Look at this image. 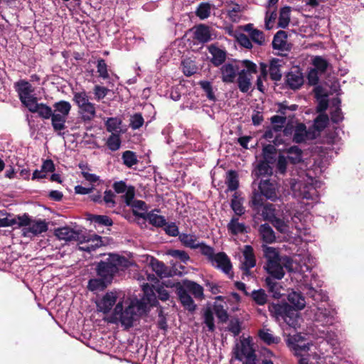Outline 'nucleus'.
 Masks as SVG:
<instances>
[{"instance_id":"nucleus-54","label":"nucleus","mask_w":364,"mask_h":364,"mask_svg":"<svg viewBox=\"0 0 364 364\" xmlns=\"http://www.w3.org/2000/svg\"><path fill=\"white\" fill-rule=\"evenodd\" d=\"M121 139L119 134L112 133L107 139V146L112 151H117L121 146Z\"/></svg>"},{"instance_id":"nucleus-42","label":"nucleus","mask_w":364,"mask_h":364,"mask_svg":"<svg viewBox=\"0 0 364 364\" xmlns=\"http://www.w3.org/2000/svg\"><path fill=\"white\" fill-rule=\"evenodd\" d=\"M290 12L291 9L289 6L281 8L278 21V27L286 28L289 26L290 22Z\"/></svg>"},{"instance_id":"nucleus-56","label":"nucleus","mask_w":364,"mask_h":364,"mask_svg":"<svg viewBox=\"0 0 364 364\" xmlns=\"http://www.w3.org/2000/svg\"><path fill=\"white\" fill-rule=\"evenodd\" d=\"M73 100L79 109L90 103L89 97L85 91L74 92Z\"/></svg>"},{"instance_id":"nucleus-30","label":"nucleus","mask_w":364,"mask_h":364,"mask_svg":"<svg viewBox=\"0 0 364 364\" xmlns=\"http://www.w3.org/2000/svg\"><path fill=\"white\" fill-rule=\"evenodd\" d=\"M277 149L272 144L265 145L262 148V161L272 165L276 162Z\"/></svg>"},{"instance_id":"nucleus-64","label":"nucleus","mask_w":364,"mask_h":364,"mask_svg":"<svg viewBox=\"0 0 364 364\" xmlns=\"http://www.w3.org/2000/svg\"><path fill=\"white\" fill-rule=\"evenodd\" d=\"M269 223L281 233H285L288 231V225L282 219L277 216L270 220Z\"/></svg>"},{"instance_id":"nucleus-19","label":"nucleus","mask_w":364,"mask_h":364,"mask_svg":"<svg viewBox=\"0 0 364 364\" xmlns=\"http://www.w3.org/2000/svg\"><path fill=\"white\" fill-rule=\"evenodd\" d=\"M194 38L201 43H205L211 40L210 27L205 24H200L196 27Z\"/></svg>"},{"instance_id":"nucleus-26","label":"nucleus","mask_w":364,"mask_h":364,"mask_svg":"<svg viewBox=\"0 0 364 364\" xmlns=\"http://www.w3.org/2000/svg\"><path fill=\"white\" fill-rule=\"evenodd\" d=\"M67 117H68L58 114L57 113H53L52 117L50 118L53 130L58 132L59 135H61L60 132L66 128L65 123Z\"/></svg>"},{"instance_id":"nucleus-24","label":"nucleus","mask_w":364,"mask_h":364,"mask_svg":"<svg viewBox=\"0 0 364 364\" xmlns=\"http://www.w3.org/2000/svg\"><path fill=\"white\" fill-rule=\"evenodd\" d=\"M281 60L278 58H272L269 61V77L273 81H279L282 79V75L280 70Z\"/></svg>"},{"instance_id":"nucleus-62","label":"nucleus","mask_w":364,"mask_h":364,"mask_svg":"<svg viewBox=\"0 0 364 364\" xmlns=\"http://www.w3.org/2000/svg\"><path fill=\"white\" fill-rule=\"evenodd\" d=\"M198 248L200 249V252L203 255L207 257V259L209 262H210L213 257L216 255L214 252L213 247L206 245L204 242L198 243Z\"/></svg>"},{"instance_id":"nucleus-40","label":"nucleus","mask_w":364,"mask_h":364,"mask_svg":"<svg viewBox=\"0 0 364 364\" xmlns=\"http://www.w3.org/2000/svg\"><path fill=\"white\" fill-rule=\"evenodd\" d=\"M275 279L267 277L265 279V284L268 289L269 292L272 294V296L275 299H279L281 296L280 290L282 287L279 284L274 281Z\"/></svg>"},{"instance_id":"nucleus-52","label":"nucleus","mask_w":364,"mask_h":364,"mask_svg":"<svg viewBox=\"0 0 364 364\" xmlns=\"http://www.w3.org/2000/svg\"><path fill=\"white\" fill-rule=\"evenodd\" d=\"M249 296L257 305H264L267 301V295L262 289L252 291Z\"/></svg>"},{"instance_id":"nucleus-4","label":"nucleus","mask_w":364,"mask_h":364,"mask_svg":"<svg viewBox=\"0 0 364 364\" xmlns=\"http://www.w3.org/2000/svg\"><path fill=\"white\" fill-rule=\"evenodd\" d=\"M14 88L18 93L21 102L26 107H28V104L35 102L37 100V97L32 95L34 88L28 81L19 80L14 83Z\"/></svg>"},{"instance_id":"nucleus-5","label":"nucleus","mask_w":364,"mask_h":364,"mask_svg":"<svg viewBox=\"0 0 364 364\" xmlns=\"http://www.w3.org/2000/svg\"><path fill=\"white\" fill-rule=\"evenodd\" d=\"M55 235L59 240L65 241H77L82 244L86 240V236L82 233V231L74 230L68 226L56 229Z\"/></svg>"},{"instance_id":"nucleus-10","label":"nucleus","mask_w":364,"mask_h":364,"mask_svg":"<svg viewBox=\"0 0 364 364\" xmlns=\"http://www.w3.org/2000/svg\"><path fill=\"white\" fill-rule=\"evenodd\" d=\"M258 188L267 199L274 202L277 199V188L274 181L270 179L261 180Z\"/></svg>"},{"instance_id":"nucleus-28","label":"nucleus","mask_w":364,"mask_h":364,"mask_svg":"<svg viewBox=\"0 0 364 364\" xmlns=\"http://www.w3.org/2000/svg\"><path fill=\"white\" fill-rule=\"evenodd\" d=\"M309 132L306 130V127L304 123H299L294 129L293 135V141L296 144L305 142L308 137Z\"/></svg>"},{"instance_id":"nucleus-38","label":"nucleus","mask_w":364,"mask_h":364,"mask_svg":"<svg viewBox=\"0 0 364 364\" xmlns=\"http://www.w3.org/2000/svg\"><path fill=\"white\" fill-rule=\"evenodd\" d=\"M54 108L53 113H57L58 114L63 115L68 117L70 110H71V105L69 102L65 100H60L59 102H56L53 105Z\"/></svg>"},{"instance_id":"nucleus-7","label":"nucleus","mask_w":364,"mask_h":364,"mask_svg":"<svg viewBox=\"0 0 364 364\" xmlns=\"http://www.w3.org/2000/svg\"><path fill=\"white\" fill-rule=\"evenodd\" d=\"M210 262L214 267L222 270L225 274H230V277L232 278L233 273L231 272L232 265L226 253L223 252L216 253Z\"/></svg>"},{"instance_id":"nucleus-8","label":"nucleus","mask_w":364,"mask_h":364,"mask_svg":"<svg viewBox=\"0 0 364 364\" xmlns=\"http://www.w3.org/2000/svg\"><path fill=\"white\" fill-rule=\"evenodd\" d=\"M112 188L115 193H125L122 196L127 205H129L135 197V187L133 186H127L124 181H115L112 184Z\"/></svg>"},{"instance_id":"nucleus-46","label":"nucleus","mask_w":364,"mask_h":364,"mask_svg":"<svg viewBox=\"0 0 364 364\" xmlns=\"http://www.w3.org/2000/svg\"><path fill=\"white\" fill-rule=\"evenodd\" d=\"M313 69H316L321 74L325 73L329 66V63L322 56L316 55L312 60Z\"/></svg>"},{"instance_id":"nucleus-11","label":"nucleus","mask_w":364,"mask_h":364,"mask_svg":"<svg viewBox=\"0 0 364 364\" xmlns=\"http://www.w3.org/2000/svg\"><path fill=\"white\" fill-rule=\"evenodd\" d=\"M244 262L242 263L243 276L250 275V269L256 265V259L253 247L251 245H245L243 250Z\"/></svg>"},{"instance_id":"nucleus-63","label":"nucleus","mask_w":364,"mask_h":364,"mask_svg":"<svg viewBox=\"0 0 364 364\" xmlns=\"http://www.w3.org/2000/svg\"><path fill=\"white\" fill-rule=\"evenodd\" d=\"M328 122V117L326 114H318L314 120V127L321 131L326 128Z\"/></svg>"},{"instance_id":"nucleus-22","label":"nucleus","mask_w":364,"mask_h":364,"mask_svg":"<svg viewBox=\"0 0 364 364\" xmlns=\"http://www.w3.org/2000/svg\"><path fill=\"white\" fill-rule=\"evenodd\" d=\"M228 231L233 235L247 232V227L245 223H239V218L233 216L227 225Z\"/></svg>"},{"instance_id":"nucleus-41","label":"nucleus","mask_w":364,"mask_h":364,"mask_svg":"<svg viewBox=\"0 0 364 364\" xmlns=\"http://www.w3.org/2000/svg\"><path fill=\"white\" fill-rule=\"evenodd\" d=\"M27 232H31L33 235H37L48 230L47 223L43 220L35 221L26 229Z\"/></svg>"},{"instance_id":"nucleus-2","label":"nucleus","mask_w":364,"mask_h":364,"mask_svg":"<svg viewBox=\"0 0 364 364\" xmlns=\"http://www.w3.org/2000/svg\"><path fill=\"white\" fill-rule=\"evenodd\" d=\"M136 315L133 302L124 309L123 302L119 301L114 306L112 313L105 320L113 324L119 322L124 329H129L134 326Z\"/></svg>"},{"instance_id":"nucleus-35","label":"nucleus","mask_w":364,"mask_h":364,"mask_svg":"<svg viewBox=\"0 0 364 364\" xmlns=\"http://www.w3.org/2000/svg\"><path fill=\"white\" fill-rule=\"evenodd\" d=\"M272 126L269 127L275 134H279L282 132L284 124H286V117L274 115L270 118Z\"/></svg>"},{"instance_id":"nucleus-48","label":"nucleus","mask_w":364,"mask_h":364,"mask_svg":"<svg viewBox=\"0 0 364 364\" xmlns=\"http://www.w3.org/2000/svg\"><path fill=\"white\" fill-rule=\"evenodd\" d=\"M273 174V167L271 164L260 160L256 167V175L260 176H272Z\"/></svg>"},{"instance_id":"nucleus-49","label":"nucleus","mask_w":364,"mask_h":364,"mask_svg":"<svg viewBox=\"0 0 364 364\" xmlns=\"http://www.w3.org/2000/svg\"><path fill=\"white\" fill-rule=\"evenodd\" d=\"M97 73H98V77L103 80H107L109 78V74L108 72V65L106 63L105 59L99 58L97 60Z\"/></svg>"},{"instance_id":"nucleus-39","label":"nucleus","mask_w":364,"mask_h":364,"mask_svg":"<svg viewBox=\"0 0 364 364\" xmlns=\"http://www.w3.org/2000/svg\"><path fill=\"white\" fill-rule=\"evenodd\" d=\"M183 246L191 249H198L197 237L195 235L181 233L178 237Z\"/></svg>"},{"instance_id":"nucleus-25","label":"nucleus","mask_w":364,"mask_h":364,"mask_svg":"<svg viewBox=\"0 0 364 364\" xmlns=\"http://www.w3.org/2000/svg\"><path fill=\"white\" fill-rule=\"evenodd\" d=\"M237 83L239 90L243 93L247 92L250 89L252 85L251 79L247 75V72L245 70H242L238 73Z\"/></svg>"},{"instance_id":"nucleus-60","label":"nucleus","mask_w":364,"mask_h":364,"mask_svg":"<svg viewBox=\"0 0 364 364\" xmlns=\"http://www.w3.org/2000/svg\"><path fill=\"white\" fill-rule=\"evenodd\" d=\"M144 119L141 113H134L130 117L129 127L135 130L138 129L143 126Z\"/></svg>"},{"instance_id":"nucleus-17","label":"nucleus","mask_w":364,"mask_h":364,"mask_svg":"<svg viewBox=\"0 0 364 364\" xmlns=\"http://www.w3.org/2000/svg\"><path fill=\"white\" fill-rule=\"evenodd\" d=\"M282 259L274 261V263H266L264 269L270 275V277L276 279H282L284 276V271L282 265Z\"/></svg>"},{"instance_id":"nucleus-9","label":"nucleus","mask_w":364,"mask_h":364,"mask_svg":"<svg viewBox=\"0 0 364 364\" xmlns=\"http://www.w3.org/2000/svg\"><path fill=\"white\" fill-rule=\"evenodd\" d=\"M117 301V295L116 292L108 291L102 298L96 302L97 311L107 314L110 312L112 307L115 305Z\"/></svg>"},{"instance_id":"nucleus-3","label":"nucleus","mask_w":364,"mask_h":364,"mask_svg":"<svg viewBox=\"0 0 364 364\" xmlns=\"http://www.w3.org/2000/svg\"><path fill=\"white\" fill-rule=\"evenodd\" d=\"M232 353L233 358L239 361H242L243 357H245L246 360L242 364H257V355L250 344V341L247 339H243L240 341V343H236L232 350Z\"/></svg>"},{"instance_id":"nucleus-13","label":"nucleus","mask_w":364,"mask_h":364,"mask_svg":"<svg viewBox=\"0 0 364 364\" xmlns=\"http://www.w3.org/2000/svg\"><path fill=\"white\" fill-rule=\"evenodd\" d=\"M133 215L136 218L148 220L149 223L156 228H162L167 224L164 216L154 214L152 211L149 213H139L137 210H132Z\"/></svg>"},{"instance_id":"nucleus-14","label":"nucleus","mask_w":364,"mask_h":364,"mask_svg":"<svg viewBox=\"0 0 364 364\" xmlns=\"http://www.w3.org/2000/svg\"><path fill=\"white\" fill-rule=\"evenodd\" d=\"M38 100L35 102L28 104L26 108L31 113H37L38 116L43 119H49L53 113L52 107L44 103H38Z\"/></svg>"},{"instance_id":"nucleus-45","label":"nucleus","mask_w":364,"mask_h":364,"mask_svg":"<svg viewBox=\"0 0 364 364\" xmlns=\"http://www.w3.org/2000/svg\"><path fill=\"white\" fill-rule=\"evenodd\" d=\"M269 331V329L259 330L258 336H259V338L267 345L278 343L280 341V338L279 337L274 336Z\"/></svg>"},{"instance_id":"nucleus-57","label":"nucleus","mask_w":364,"mask_h":364,"mask_svg":"<svg viewBox=\"0 0 364 364\" xmlns=\"http://www.w3.org/2000/svg\"><path fill=\"white\" fill-rule=\"evenodd\" d=\"M198 85L205 92L206 97L209 100L213 102L216 101L217 99L213 90V87L210 82L206 80H200L198 82Z\"/></svg>"},{"instance_id":"nucleus-29","label":"nucleus","mask_w":364,"mask_h":364,"mask_svg":"<svg viewBox=\"0 0 364 364\" xmlns=\"http://www.w3.org/2000/svg\"><path fill=\"white\" fill-rule=\"evenodd\" d=\"M264 196L260 191L255 190L252 191L251 198L249 201L250 207L256 213H259L264 203Z\"/></svg>"},{"instance_id":"nucleus-23","label":"nucleus","mask_w":364,"mask_h":364,"mask_svg":"<svg viewBox=\"0 0 364 364\" xmlns=\"http://www.w3.org/2000/svg\"><path fill=\"white\" fill-rule=\"evenodd\" d=\"M287 33L286 31L282 30L277 31L274 35L272 43L273 49L288 50L289 49L285 48L287 45Z\"/></svg>"},{"instance_id":"nucleus-47","label":"nucleus","mask_w":364,"mask_h":364,"mask_svg":"<svg viewBox=\"0 0 364 364\" xmlns=\"http://www.w3.org/2000/svg\"><path fill=\"white\" fill-rule=\"evenodd\" d=\"M230 207L235 213L237 217L241 216L243 214H245V208L242 205L241 199L238 198L237 192H235L232 196Z\"/></svg>"},{"instance_id":"nucleus-34","label":"nucleus","mask_w":364,"mask_h":364,"mask_svg":"<svg viewBox=\"0 0 364 364\" xmlns=\"http://www.w3.org/2000/svg\"><path fill=\"white\" fill-rule=\"evenodd\" d=\"M288 160L292 164H297L302 161V150L297 146H292L287 149Z\"/></svg>"},{"instance_id":"nucleus-16","label":"nucleus","mask_w":364,"mask_h":364,"mask_svg":"<svg viewBox=\"0 0 364 364\" xmlns=\"http://www.w3.org/2000/svg\"><path fill=\"white\" fill-rule=\"evenodd\" d=\"M176 294L183 306L189 311L196 309V304L192 297L188 294L187 290L181 284L176 287Z\"/></svg>"},{"instance_id":"nucleus-12","label":"nucleus","mask_w":364,"mask_h":364,"mask_svg":"<svg viewBox=\"0 0 364 364\" xmlns=\"http://www.w3.org/2000/svg\"><path fill=\"white\" fill-rule=\"evenodd\" d=\"M221 80L224 83H233L238 75L239 67L231 63L223 64L220 68Z\"/></svg>"},{"instance_id":"nucleus-43","label":"nucleus","mask_w":364,"mask_h":364,"mask_svg":"<svg viewBox=\"0 0 364 364\" xmlns=\"http://www.w3.org/2000/svg\"><path fill=\"white\" fill-rule=\"evenodd\" d=\"M181 67L183 74L187 77L194 75L198 71V67L196 63L190 58L182 60Z\"/></svg>"},{"instance_id":"nucleus-27","label":"nucleus","mask_w":364,"mask_h":364,"mask_svg":"<svg viewBox=\"0 0 364 364\" xmlns=\"http://www.w3.org/2000/svg\"><path fill=\"white\" fill-rule=\"evenodd\" d=\"M183 287L188 291L191 292L195 298L196 299H203V288L202 286L198 284V283L190 281L185 280L183 282Z\"/></svg>"},{"instance_id":"nucleus-50","label":"nucleus","mask_w":364,"mask_h":364,"mask_svg":"<svg viewBox=\"0 0 364 364\" xmlns=\"http://www.w3.org/2000/svg\"><path fill=\"white\" fill-rule=\"evenodd\" d=\"M264 257L267 259L266 263L271 264L281 259L279 251L274 247L268 246L264 247Z\"/></svg>"},{"instance_id":"nucleus-15","label":"nucleus","mask_w":364,"mask_h":364,"mask_svg":"<svg viewBox=\"0 0 364 364\" xmlns=\"http://www.w3.org/2000/svg\"><path fill=\"white\" fill-rule=\"evenodd\" d=\"M208 49L209 53L212 55L210 62L215 67L222 66L225 64L227 58V53L225 50H222L214 44L210 45Z\"/></svg>"},{"instance_id":"nucleus-33","label":"nucleus","mask_w":364,"mask_h":364,"mask_svg":"<svg viewBox=\"0 0 364 364\" xmlns=\"http://www.w3.org/2000/svg\"><path fill=\"white\" fill-rule=\"evenodd\" d=\"M79 112L81 114V119L83 122H90L95 117L96 111L95 105L90 102L80 108Z\"/></svg>"},{"instance_id":"nucleus-55","label":"nucleus","mask_w":364,"mask_h":364,"mask_svg":"<svg viewBox=\"0 0 364 364\" xmlns=\"http://www.w3.org/2000/svg\"><path fill=\"white\" fill-rule=\"evenodd\" d=\"M262 215L264 220L270 221L276 217V208L272 203H266L262 205Z\"/></svg>"},{"instance_id":"nucleus-6","label":"nucleus","mask_w":364,"mask_h":364,"mask_svg":"<svg viewBox=\"0 0 364 364\" xmlns=\"http://www.w3.org/2000/svg\"><path fill=\"white\" fill-rule=\"evenodd\" d=\"M271 315L277 318H282L287 321V318L290 319L294 315L292 306L287 302L272 303L268 306Z\"/></svg>"},{"instance_id":"nucleus-31","label":"nucleus","mask_w":364,"mask_h":364,"mask_svg":"<svg viewBox=\"0 0 364 364\" xmlns=\"http://www.w3.org/2000/svg\"><path fill=\"white\" fill-rule=\"evenodd\" d=\"M110 284L107 282L102 277L99 278H92L89 279L87 284V289L90 291H103L105 290Z\"/></svg>"},{"instance_id":"nucleus-32","label":"nucleus","mask_w":364,"mask_h":364,"mask_svg":"<svg viewBox=\"0 0 364 364\" xmlns=\"http://www.w3.org/2000/svg\"><path fill=\"white\" fill-rule=\"evenodd\" d=\"M238 173L235 170H230L227 173L225 183L228 186V191H235L239 188Z\"/></svg>"},{"instance_id":"nucleus-36","label":"nucleus","mask_w":364,"mask_h":364,"mask_svg":"<svg viewBox=\"0 0 364 364\" xmlns=\"http://www.w3.org/2000/svg\"><path fill=\"white\" fill-rule=\"evenodd\" d=\"M150 266L155 273L161 278L167 275V267L163 262L159 261L154 257H151L150 260Z\"/></svg>"},{"instance_id":"nucleus-37","label":"nucleus","mask_w":364,"mask_h":364,"mask_svg":"<svg viewBox=\"0 0 364 364\" xmlns=\"http://www.w3.org/2000/svg\"><path fill=\"white\" fill-rule=\"evenodd\" d=\"M213 314L214 312L211 306H207L203 309V322L210 332H213L215 330Z\"/></svg>"},{"instance_id":"nucleus-21","label":"nucleus","mask_w":364,"mask_h":364,"mask_svg":"<svg viewBox=\"0 0 364 364\" xmlns=\"http://www.w3.org/2000/svg\"><path fill=\"white\" fill-rule=\"evenodd\" d=\"M288 301L291 304L294 313L297 310L303 309L306 306V301L304 296L296 291H292L288 295Z\"/></svg>"},{"instance_id":"nucleus-58","label":"nucleus","mask_w":364,"mask_h":364,"mask_svg":"<svg viewBox=\"0 0 364 364\" xmlns=\"http://www.w3.org/2000/svg\"><path fill=\"white\" fill-rule=\"evenodd\" d=\"M212 309L220 323H224L228 321L229 316L223 305L215 304Z\"/></svg>"},{"instance_id":"nucleus-44","label":"nucleus","mask_w":364,"mask_h":364,"mask_svg":"<svg viewBox=\"0 0 364 364\" xmlns=\"http://www.w3.org/2000/svg\"><path fill=\"white\" fill-rule=\"evenodd\" d=\"M211 8L212 5L208 2L200 3L196 11V16L201 20L208 18L210 16Z\"/></svg>"},{"instance_id":"nucleus-61","label":"nucleus","mask_w":364,"mask_h":364,"mask_svg":"<svg viewBox=\"0 0 364 364\" xmlns=\"http://www.w3.org/2000/svg\"><path fill=\"white\" fill-rule=\"evenodd\" d=\"M122 124V120L117 117H109L105 122L106 129L107 132H111L117 131Z\"/></svg>"},{"instance_id":"nucleus-1","label":"nucleus","mask_w":364,"mask_h":364,"mask_svg":"<svg viewBox=\"0 0 364 364\" xmlns=\"http://www.w3.org/2000/svg\"><path fill=\"white\" fill-rule=\"evenodd\" d=\"M128 260L123 256L110 255L105 261L101 260L96 265V273L111 284L115 274L121 267H127Z\"/></svg>"},{"instance_id":"nucleus-20","label":"nucleus","mask_w":364,"mask_h":364,"mask_svg":"<svg viewBox=\"0 0 364 364\" xmlns=\"http://www.w3.org/2000/svg\"><path fill=\"white\" fill-rule=\"evenodd\" d=\"M258 231L264 242L272 244L276 241L275 233L268 223L262 224L259 227Z\"/></svg>"},{"instance_id":"nucleus-59","label":"nucleus","mask_w":364,"mask_h":364,"mask_svg":"<svg viewBox=\"0 0 364 364\" xmlns=\"http://www.w3.org/2000/svg\"><path fill=\"white\" fill-rule=\"evenodd\" d=\"M277 18V7H275L272 11L268 10L266 12L265 18H264V26L267 30H271L274 23Z\"/></svg>"},{"instance_id":"nucleus-51","label":"nucleus","mask_w":364,"mask_h":364,"mask_svg":"<svg viewBox=\"0 0 364 364\" xmlns=\"http://www.w3.org/2000/svg\"><path fill=\"white\" fill-rule=\"evenodd\" d=\"M122 159L123 160V164L128 168L132 167L139 162L136 153L129 150L125 151L122 153Z\"/></svg>"},{"instance_id":"nucleus-53","label":"nucleus","mask_w":364,"mask_h":364,"mask_svg":"<svg viewBox=\"0 0 364 364\" xmlns=\"http://www.w3.org/2000/svg\"><path fill=\"white\" fill-rule=\"evenodd\" d=\"M277 112L279 113L280 116H284L286 118L287 117V111H291L294 112L297 110L298 105L296 104H293L291 105H288V102L287 100H284L282 102H279L277 104ZM288 117H291V115H288Z\"/></svg>"},{"instance_id":"nucleus-18","label":"nucleus","mask_w":364,"mask_h":364,"mask_svg":"<svg viewBox=\"0 0 364 364\" xmlns=\"http://www.w3.org/2000/svg\"><path fill=\"white\" fill-rule=\"evenodd\" d=\"M285 82L289 88L296 90L301 87L304 83L302 73L299 71H290L286 75Z\"/></svg>"}]
</instances>
